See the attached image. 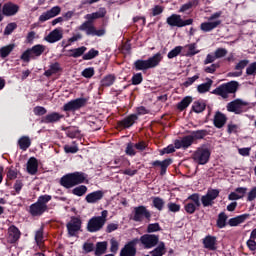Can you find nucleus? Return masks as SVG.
<instances>
[{
	"instance_id": "obj_26",
	"label": "nucleus",
	"mask_w": 256,
	"mask_h": 256,
	"mask_svg": "<svg viewBox=\"0 0 256 256\" xmlns=\"http://www.w3.org/2000/svg\"><path fill=\"white\" fill-rule=\"evenodd\" d=\"M37 169H39V163L37 162V158L32 157L27 162V171L30 175H35L37 173Z\"/></svg>"
},
{
	"instance_id": "obj_55",
	"label": "nucleus",
	"mask_w": 256,
	"mask_h": 256,
	"mask_svg": "<svg viewBox=\"0 0 256 256\" xmlns=\"http://www.w3.org/2000/svg\"><path fill=\"white\" fill-rule=\"evenodd\" d=\"M82 75L86 78V79H91V77H93L95 75V69L93 68H86L82 71Z\"/></svg>"
},
{
	"instance_id": "obj_5",
	"label": "nucleus",
	"mask_w": 256,
	"mask_h": 256,
	"mask_svg": "<svg viewBox=\"0 0 256 256\" xmlns=\"http://www.w3.org/2000/svg\"><path fill=\"white\" fill-rule=\"evenodd\" d=\"M237 89H239V82L231 81L218 86L212 91V93L213 95H218L219 97H222V99H228L231 93H237Z\"/></svg>"
},
{
	"instance_id": "obj_52",
	"label": "nucleus",
	"mask_w": 256,
	"mask_h": 256,
	"mask_svg": "<svg viewBox=\"0 0 256 256\" xmlns=\"http://www.w3.org/2000/svg\"><path fill=\"white\" fill-rule=\"evenodd\" d=\"M20 59H22V61H24L25 63H29L31 59H34L31 50L27 49L25 52H23Z\"/></svg>"
},
{
	"instance_id": "obj_50",
	"label": "nucleus",
	"mask_w": 256,
	"mask_h": 256,
	"mask_svg": "<svg viewBox=\"0 0 256 256\" xmlns=\"http://www.w3.org/2000/svg\"><path fill=\"white\" fill-rule=\"evenodd\" d=\"M227 49L225 48H217L215 51H214V56L216 59H223V57H226L227 56Z\"/></svg>"
},
{
	"instance_id": "obj_51",
	"label": "nucleus",
	"mask_w": 256,
	"mask_h": 256,
	"mask_svg": "<svg viewBox=\"0 0 256 256\" xmlns=\"http://www.w3.org/2000/svg\"><path fill=\"white\" fill-rule=\"evenodd\" d=\"M172 160L171 159H165L161 162L160 164V175H165V173H167V167H169V165H171Z\"/></svg>"
},
{
	"instance_id": "obj_24",
	"label": "nucleus",
	"mask_w": 256,
	"mask_h": 256,
	"mask_svg": "<svg viewBox=\"0 0 256 256\" xmlns=\"http://www.w3.org/2000/svg\"><path fill=\"white\" fill-rule=\"evenodd\" d=\"M8 234H9L8 239L10 243H15L16 241H19V237H21V232L19 231V228L15 226L9 227Z\"/></svg>"
},
{
	"instance_id": "obj_64",
	"label": "nucleus",
	"mask_w": 256,
	"mask_h": 256,
	"mask_svg": "<svg viewBox=\"0 0 256 256\" xmlns=\"http://www.w3.org/2000/svg\"><path fill=\"white\" fill-rule=\"evenodd\" d=\"M256 199V187L252 188L251 191L248 193L247 201H255Z\"/></svg>"
},
{
	"instance_id": "obj_25",
	"label": "nucleus",
	"mask_w": 256,
	"mask_h": 256,
	"mask_svg": "<svg viewBox=\"0 0 256 256\" xmlns=\"http://www.w3.org/2000/svg\"><path fill=\"white\" fill-rule=\"evenodd\" d=\"M147 61L150 69H155V67H159V64L161 63V61H163V54L158 52L150 57Z\"/></svg>"
},
{
	"instance_id": "obj_33",
	"label": "nucleus",
	"mask_w": 256,
	"mask_h": 256,
	"mask_svg": "<svg viewBox=\"0 0 256 256\" xmlns=\"http://www.w3.org/2000/svg\"><path fill=\"white\" fill-rule=\"evenodd\" d=\"M85 51H87V47L81 46L79 48H74L69 50V57H74V59H77L78 57H81Z\"/></svg>"
},
{
	"instance_id": "obj_59",
	"label": "nucleus",
	"mask_w": 256,
	"mask_h": 256,
	"mask_svg": "<svg viewBox=\"0 0 256 256\" xmlns=\"http://www.w3.org/2000/svg\"><path fill=\"white\" fill-rule=\"evenodd\" d=\"M35 241L39 247L43 244V230H38L35 235Z\"/></svg>"
},
{
	"instance_id": "obj_48",
	"label": "nucleus",
	"mask_w": 256,
	"mask_h": 256,
	"mask_svg": "<svg viewBox=\"0 0 256 256\" xmlns=\"http://www.w3.org/2000/svg\"><path fill=\"white\" fill-rule=\"evenodd\" d=\"M181 51H183V47L182 46H176L174 49H172L168 53V55H167L168 59H175V57H177L181 53Z\"/></svg>"
},
{
	"instance_id": "obj_41",
	"label": "nucleus",
	"mask_w": 256,
	"mask_h": 256,
	"mask_svg": "<svg viewBox=\"0 0 256 256\" xmlns=\"http://www.w3.org/2000/svg\"><path fill=\"white\" fill-rule=\"evenodd\" d=\"M113 83H115V76L113 75H108L101 80V84L103 87H111Z\"/></svg>"
},
{
	"instance_id": "obj_16",
	"label": "nucleus",
	"mask_w": 256,
	"mask_h": 256,
	"mask_svg": "<svg viewBox=\"0 0 256 256\" xmlns=\"http://www.w3.org/2000/svg\"><path fill=\"white\" fill-rule=\"evenodd\" d=\"M44 39L47 41V43H57V41H61V39H63V30L61 28H56Z\"/></svg>"
},
{
	"instance_id": "obj_53",
	"label": "nucleus",
	"mask_w": 256,
	"mask_h": 256,
	"mask_svg": "<svg viewBox=\"0 0 256 256\" xmlns=\"http://www.w3.org/2000/svg\"><path fill=\"white\" fill-rule=\"evenodd\" d=\"M197 205L189 202L185 205L184 209L186 211V213H189V215H193V213H195V211L197 210Z\"/></svg>"
},
{
	"instance_id": "obj_31",
	"label": "nucleus",
	"mask_w": 256,
	"mask_h": 256,
	"mask_svg": "<svg viewBox=\"0 0 256 256\" xmlns=\"http://www.w3.org/2000/svg\"><path fill=\"white\" fill-rule=\"evenodd\" d=\"M18 145L20 149H22V151H27V149L31 147V139L29 138V136H22L18 140Z\"/></svg>"
},
{
	"instance_id": "obj_23",
	"label": "nucleus",
	"mask_w": 256,
	"mask_h": 256,
	"mask_svg": "<svg viewBox=\"0 0 256 256\" xmlns=\"http://www.w3.org/2000/svg\"><path fill=\"white\" fill-rule=\"evenodd\" d=\"M227 123V116L221 112H216L214 115V126L217 127V129H221L225 126Z\"/></svg>"
},
{
	"instance_id": "obj_62",
	"label": "nucleus",
	"mask_w": 256,
	"mask_h": 256,
	"mask_svg": "<svg viewBox=\"0 0 256 256\" xmlns=\"http://www.w3.org/2000/svg\"><path fill=\"white\" fill-rule=\"evenodd\" d=\"M246 65H249V60H241L239 63L236 64L235 69L236 71H243Z\"/></svg>"
},
{
	"instance_id": "obj_3",
	"label": "nucleus",
	"mask_w": 256,
	"mask_h": 256,
	"mask_svg": "<svg viewBox=\"0 0 256 256\" xmlns=\"http://www.w3.org/2000/svg\"><path fill=\"white\" fill-rule=\"evenodd\" d=\"M109 215V212L107 210H104L101 212V216H94L92 217L87 224V231L89 233H97V231H101L103 227L105 226V223H107V217Z\"/></svg>"
},
{
	"instance_id": "obj_45",
	"label": "nucleus",
	"mask_w": 256,
	"mask_h": 256,
	"mask_svg": "<svg viewBox=\"0 0 256 256\" xmlns=\"http://www.w3.org/2000/svg\"><path fill=\"white\" fill-rule=\"evenodd\" d=\"M227 131H228L229 135H231L233 133H239V131H241V127L238 124L230 122L227 126Z\"/></svg>"
},
{
	"instance_id": "obj_9",
	"label": "nucleus",
	"mask_w": 256,
	"mask_h": 256,
	"mask_svg": "<svg viewBox=\"0 0 256 256\" xmlns=\"http://www.w3.org/2000/svg\"><path fill=\"white\" fill-rule=\"evenodd\" d=\"M166 23L170 25V27H187V25H193V19L183 20L181 15L179 14H172L170 17L167 18Z\"/></svg>"
},
{
	"instance_id": "obj_56",
	"label": "nucleus",
	"mask_w": 256,
	"mask_h": 256,
	"mask_svg": "<svg viewBox=\"0 0 256 256\" xmlns=\"http://www.w3.org/2000/svg\"><path fill=\"white\" fill-rule=\"evenodd\" d=\"M147 231L148 233H155L157 231H161V226L159 225V223L149 224L147 227Z\"/></svg>"
},
{
	"instance_id": "obj_40",
	"label": "nucleus",
	"mask_w": 256,
	"mask_h": 256,
	"mask_svg": "<svg viewBox=\"0 0 256 256\" xmlns=\"http://www.w3.org/2000/svg\"><path fill=\"white\" fill-rule=\"evenodd\" d=\"M227 225V214L224 212L220 213L217 220V227L219 229H223Z\"/></svg>"
},
{
	"instance_id": "obj_36",
	"label": "nucleus",
	"mask_w": 256,
	"mask_h": 256,
	"mask_svg": "<svg viewBox=\"0 0 256 256\" xmlns=\"http://www.w3.org/2000/svg\"><path fill=\"white\" fill-rule=\"evenodd\" d=\"M107 251V242H98L96 244L95 255L101 256Z\"/></svg>"
},
{
	"instance_id": "obj_49",
	"label": "nucleus",
	"mask_w": 256,
	"mask_h": 256,
	"mask_svg": "<svg viewBox=\"0 0 256 256\" xmlns=\"http://www.w3.org/2000/svg\"><path fill=\"white\" fill-rule=\"evenodd\" d=\"M206 135L207 133L205 132V130H198L192 132L190 137L192 138V141H195L197 139H203V137H205Z\"/></svg>"
},
{
	"instance_id": "obj_47",
	"label": "nucleus",
	"mask_w": 256,
	"mask_h": 256,
	"mask_svg": "<svg viewBox=\"0 0 256 256\" xmlns=\"http://www.w3.org/2000/svg\"><path fill=\"white\" fill-rule=\"evenodd\" d=\"M99 55V51L95 49H91L89 52L83 55L84 61H91V59H95Z\"/></svg>"
},
{
	"instance_id": "obj_4",
	"label": "nucleus",
	"mask_w": 256,
	"mask_h": 256,
	"mask_svg": "<svg viewBox=\"0 0 256 256\" xmlns=\"http://www.w3.org/2000/svg\"><path fill=\"white\" fill-rule=\"evenodd\" d=\"M51 201V195H42L37 202L30 206V215L39 217L47 211V203Z\"/></svg>"
},
{
	"instance_id": "obj_34",
	"label": "nucleus",
	"mask_w": 256,
	"mask_h": 256,
	"mask_svg": "<svg viewBox=\"0 0 256 256\" xmlns=\"http://www.w3.org/2000/svg\"><path fill=\"white\" fill-rule=\"evenodd\" d=\"M13 49H15V44H9L7 46L2 47L0 49V57H2V59H5V57H9Z\"/></svg>"
},
{
	"instance_id": "obj_42",
	"label": "nucleus",
	"mask_w": 256,
	"mask_h": 256,
	"mask_svg": "<svg viewBox=\"0 0 256 256\" xmlns=\"http://www.w3.org/2000/svg\"><path fill=\"white\" fill-rule=\"evenodd\" d=\"M153 206L158 209V211H163L165 207V201L162 198L155 197L153 198Z\"/></svg>"
},
{
	"instance_id": "obj_15",
	"label": "nucleus",
	"mask_w": 256,
	"mask_h": 256,
	"mask_svg": "<svg viewBox=\"0 0 256 256\" xmlns=\"http://www.w3.org/2000/svg\"><path fill=\"white\" fill-rule=\"evenodd\" d=\"M61 13V7L54 6L50 10L44 12L39 17L40 23H45V21H49V19H53V17H57Z\"/></svg>"
},
{
	"instance_id": "obj_6",
	"label": "nucleus",
	"mask_w": 256,
	"mask_h": 256,
	"mask_svg": "<svg viewBox=\"0 0 256 256\" xmlns=\"http://www.w3.org/2000/svg\"><path fill=\"white\" fill-rule=\"evenodd\" d=\"M247 107H249V102L243 99H236L232 102H229L226 106V109L229 111V113L241 115V113H245V111H247Z\"/></svg>"
},
{
	"instance_id": "obj_30",
	"label": "nucleus",
	"mask_w": 256,
	"mask_h": 256,
	"mask_svg": "<svg viewBox=\"0 0 256 256\" xmlns=\"http://www.w3.org/2000/svg\"><path fill=\"white\" fill-rule=\"evenodd\" d=\"M60 119H63V115L53 112L44 117V123H55L59 121Z\"/></svg>"
},
{
	"instance_id": "obj_18",
	"label": "nucleus",
	"mask_w": 256,
	"mask_h": 256,
	"mask_svg": "<svg viewBox=\"0 0 256 256\" xmlns=\"http://www.w3.org/2000/svg\"><path fill=\"white\" fill-rule=\"evenodd\" d=\"M19 12V5L14 3H6L4 4L2 8L3 15H6V17H12L13 15H17Z\"/></svg>"
},
{
	"instance_id": "obj_57",
	"label": "nucleus",
	"mask_w": 256,
	"mask_h": 256,
	"mask_svg": "<svg viewBox=\"0 0 256 256\" xmlns=\"http://www.w3.org/2000/svg\"><path fill=\"white\" fill-rule=\"evenodd\" d=\"M189 201H192L190 203H193V205H196L197 207H200L201 201L199 199V194H192L191 196L188 197Z\"/></svg>"
},
{
	"instance_id": "obj_13",
	"label": "nucleus",
	"mask_w": 256,
	"mask_h": 256,
	"mask_svg": "<svg viewBox=\"0 0 256 256\" xmlns=\"http://www.w3.org/2000/svg\"><path fill=\"white\" fill-rule=\"evenodd\" d=\"M137 243H139V240L134 239L126 244L124 248H122L120 256H135L137 254V248H135Z\"/></svg>"
},
{
	"instance_id": "obj_44",
	"label": "nucleus",
	"mask_w": 256,
	"mask_h": 256,
	"mask_svg": "<svg viewBox=\"0 0 256 256\" xmlns=\"http://www.w3.org/2000/svg\"><path fill=\"white\" fill-rule=\"evenodd\" d=\"M72 193L74 195H77V197H83L85 193H87V186L81 185L72 190Z\"/></svg>"
},
{
	"instance_id": "obj_2",
	"label": "nucleus",
	"mask_w": 256,
	"mask_h": 256,
	"mask_svg": "<svg viewBox=\"0 0 256 256\" xmlns=\"http://www.w3.org/2000/svg\"><path fill=\"white\" fill-rule=\"evenodd\" d=\"M87 179V175L83 172H74L65 175L61 178V185L66 187V189H71V187H75V185H81V183H85Z\"/></svg>"
},
{
	"instance_id": "obj_63",
	"label": "nucleus",
	"mask_w": 256,
	"mask_h": 256,
	"mask_svg": "<svg viewBox=\"0 0 256 256\" xmlns=\"http://www.w3.org/2000/svg\"><path fill=\"white\" fill-rule=\"evenodd\" d=\"M126 155H130L131 157H133V155H135V145H133L132 143H129L126 147V151H125Z\"/></svg>"
},
{
	"instance_id": "obj_54",
	"label": "nucleus",
	"mask_w": 256,
	"mask_h": 256,
	"mask_svg": "<svg viewBox=\"0 0 256 256\" xmlns=\"http://www.w3.org/2000/svg\"><path fill=\"white\" fill-rule=\"evenodd\" d=\"M167 207L171 213H179V211H181V205L177 203L170 202L168 203Z\"/></svg>"
},
{
	"instance_id": "obj_46",
	"label": "nucleus",
	"mask_w": 256,
	"mask_h": 256,
	"mask_svg": "<svg viewBox=\"0 0 256 256\" xmlns=\"http://www.w3.org/2000/svg\"><path fill=\"white\" fill-rule=\"evenodd\" d=\"M192 109L195 113H203V111H205V103L203 102H194Z\"/></svg>"
},
{
	"instance_id": "obj_12",
	"label": "nucleus",
	"mask_w": 256,
	"mask_h": 256,
	"mask_svg": "<svg viewBox=\"0 0 256 256\" xmlns=\"http://www.w3.org/2000/svg\"><path fill=\"white\" fill-rule=\"evenodd\" d=\"M140 241L144 245L145 249H151L159 243V236L152 234H145L141 236Z\"/></svg>"
},
{
	"instance_id": "obj_60",
	"label": "nucleus",
	"mask_w": 256,
	"mask_h": 256,
	"mask_svg": "<svg viewBox=\"0 0 256 256\" xmlns=\"http://www.w3.org/2000/svg\"><path fill=\"white\" fill-rule=\"evenodd\" d=\"M64 151L65 153H77V151H79V147H77V145H65Z\"/></svg>"
},
{
	"instance_id": "obj_17",
	"label": "nucleus",
	"mask_w": 256,
	"mask_h": 256,
	"mask_svg": "<svg viewBox=\"0 0 256 256\" xmlns=\"http://www.w3.org/2000/svg\"><path fill=\"white\" fill-rule=\"evenodd\" d=\"M81 229V219L79 218H72L70 222L67 224V230L71 237L76 235L77 231Z\"/></svg>"
},
{
	"instance_id": "obj_29",
	"label": "nucleus",
	"mask_w": 256,
	"mask_h": 256,
	"mask_svg": "<svg viewBox=\"0 0 256 256\" xmlns=\"http://www.w3.org/2000/svg\"><path fill=\"white\" fill-rule=\"evenodd\" d=\"M247 217H249V215L243 214V215L231 218L228 221V224L230 225V227H237V225H241V223H245V221L247 220Z\"/></svg>"
},
{
	"instance_id": "obj_38",
	"label": "nucleus",
	"mask_w": 256,
	"mask_h": 256,
	"mask_svg": "<svg viewBox=\"0 0 256 256\" xmlns=\"http://www.w3.org/2000/svg\"><path fill=\"white\" fill-rule=\"evenodd\" d=\"M152 256H163L165 255V243L160 242L155 250L151 252Z\"/></svg>"
},
{
	"instance_id": "obj_14",
	"label": "nucleus",
	"mask_w": 256,
	"mask_h": 256,
	"mask_svg": "<svg viewBox=\"0 0 256 256\" xmlns=\"http://www.w3.org/2000/svg\"><path fill=\"white\" fill-rule=\"evenodd\" d=\"M216 197H219V190L217 189L208 190L207 194L202 196L201 198L203 207H211V205H213V200Z\"/></svg>"
},
{
	"instance_id": "obj_32",
	"label": "nucleus",
	"mask_w": 256,
	"mask_h": 256,
	"mask_svg": "<svg viewBox=\"0 0 256 256\" xmlns=\"http://www.w3.org/2000/svg\"><path fill=\"white\" fill-rule=\"evenodd\" d=\"M59 71H61V65L59 62H56L50 65V68L45 71L44 75L46 77H51V75H55L56 73H59Z\"/></svg>"
},
{
	"instance_id": "obj_22",
	"label": "nucleus",
	"mask_w": 256,
	"mask_h": 256,
	"mask_svg": "<svg viewBox=\"0 0 256 256\" xmlns=\"http://www.w3.org/2000/svg\"><path fill=\"white\" fill-rule=\"evenodd\" d=\"M245 193H247V188H236L234 192L229 194L228 199L229 201H237L239 199H243L245 197Z\"/></svg>"
},
{
	"instance_id": "obj_37",
	"label": "nucleus",
	"mask_w": 256,
	"mask_h": 256,
	"mask_svg": "<svg viewBox=\"0 0 256 256\" xmlns=\"http://www.w3.org/2000/svg\"><path fill=\"white\" fill-rule=\"evenodd\" d=\"M211 85H213V80L211 79H209L206 83L198 85V93H207L209 89H211Z\"/></svg>"
},
{
	"instance_id": "obj_28",
	"label": "nucleus",
	"mask_w": 256,
	"mask_h": 256,
	"mask_svg": "<svg viewBox=\"0 0 256 256\" xmlns=\"http://www.w3.org/2000/svg\"><path fill=\"white\" fill-rule=\"evenodd\" d=\"M135 121H137V115L132 114L128 116L126 119L119 122V127H123L124 129H127L131 127L135 123Z\"/></svg>"
},
{
	"instance_id": "obj_39",
	"label": "nucleus",
	"mask_w": 256,
	"mask_h": 256,
	"mask_svg": "<svg viewBox=\"0 0 256 256\" xmlns=\"http://www.w3.org/2000/svg\"><path fill=\"white\" fill-rule=\"evenodd\" d=\"M192 102L193 98H191V96H187L180 103H178V109L183 111V109H187V106L191 105Z\"/></svg>"
},
{
	"instance_id": "obj_61",
	"label": "nucleus",
	"mask_w": 256,
	"mask_h": 256,
	"mask_svg": "<svg viewBox=\"0 0 256 256\" xmlns=\"http://www.w3.org/2000/svg\"><path fill=\"white\" fill-rule=\"evenodd\" d=\"M246 74H247V75H256V62L251 63V64L246 68Z\"/></svg>"
},
{
	"instance_id": "obj_19",
	"label": "nucleus",
	"mask_w": 256,
	"mask_h": 256,
	"mask_svg": "<svg viewBox=\"0 0 256 256\" xmlns=\"http://www.w3.org/2000/svg\"><path fill=\"white\" fill-rule=\"evenodd\" d=\"M175 149H189L193 145V138L188 135L174 142Z\"/></svg>"
},
{
	"instance_id": "obj_11",
	"label": "nucleus",
	"mask_w": 256,
	"mask_h": 256,
	"mask_svg": "<svg viewBox=\"0 0 256 256\" xmlns=\"http://www.w3.org/2000/svg\"><path fill=\"white\" fill-rule=\"evenodd\" d=\"M87 103V99L85 98H77L75 100H71L70 102L64 104L63 110L64 111H77L81 109V107H85Z\"/></svg>"
},
{
	"instance_id": "obj_10",
	"label": "nucleus",
	"mask_w": 256,
	"mask_h": 256,
	"mask_svg": "<svg viewBox=\"0 0 256 256\" xmlns=\"http://www.w3.org/2000/svg\"><path fill=\"white\" fill-rule=\"evenodd\" d=\"M133 221H143V219H151V212L145 206H138L133 211Z\"/></svg>"
},
{
	"instance_id": "obj_7",
	"label": "nucleus",
	"mask_w": 256,
	"mask_h": 256,
	"mask_svg": "<svg viewBox=\"0 0 256 256\" xmlns=\"http://www.w3.org/2000/svg\"><path fill=\"white\" fill-rule=\"evenodd\" d=\"M219 17H221V12H216L212 14L208 18V22H204L200 25L201 31H204V33H209L213 31V29H217V27L221 25V20L215 19H219Z\"/></svg>"
},
{
	"instance_id": "obj_27",
	"label": "nucleus",
	"mask_w": 256,
	"mask_h": 256,
	"mask_svg": "<svg viewBox=\"0 0 256 256\" xmlns=\"http://www.w3.org/2000/svg\"><path fill=\"white\" fill-rule=\"evenodd\" d=\"M45 49L47 48L45 47V45L42 44H37L30 48V52L32 53L33 59H35L36 57H41V55L45 53Z\"/></svg>"
},
{
	"instance_id": "obj_43",
	"label": "nucleus",
	"mask_w": 256,
	"mask_h": 256,
	"mask_svg": "<svg viewBox=\"0 0 256 256\" xmlns=\"http://www.w3.org/2000/svg\"><path fill=\"white\" fill-rule=\"evenodd\" d=\"M185 49H188V57H193V55H197V53H199V50H197V44L195 43L186 45Z\"/></svg>"
},
{
	"instance_id": "obj_20",
	"label": "nucleus",
	"mask_w": 256,
	"mask_h": 256,
	"mask_svg": "<svg viewBox=\"0 0 256 256\" xmlns=\"http://www.w3.org/2000/svg\"><path fill=\"white\" fill-rule=\"evenodd\" d=\"M203 245L205 249H209V251L217 250V237L208 235L203 239Z\"/></svg>"
},
{
	"instance_id": "obj_21",
	"label": "nucleus",
	"mask_w": 256,
	"mask_h": 256,
	"mask_svg": "<svg viewBox=\"0 0 256 256\" xmlns=\"http://www.w3.org/2000/svg\"><path fill=\"white\" fill-rule=\"evenodd\" d=\"M104 195H105V192L98 190V191L89 193L85 199H86L87 203H92V204L99 203V201H101V199H103Z\"/></svg>"
},
{
	"instance_id": "obj_58",
	"label": "nucleus",
	"mask_w": 256,
	"mask_h": 256,
	"mask_svg": "<svg viewBox=\"0 0 256 256\" xmlns=\"http://www.w3.org/2000/svg\"><path fill=\"white\" fill-rule=\"evenodd\" d=\"M143 82V75L141 73H137L132 77V85H140Z\"/></svg>"
},
{
	"instance_id": "obj_1",
	"label": "nucleus",
	"mask_w": 256,
	"mask_h": 256,
	"mask_svg": "<svg viewBox=\"0 0 256 256\" xmlns=\"http://www.w3.org/2000/svg\"><path fill=\"white\" fill-rule=\"evenodd\" d=\"M105 14V9H100L98 12L87 14L85 16L87 21L79 26V31H85L86 35H92L93 37H103V35L106 33L105 28L97 30V28H95L93 25V21H95V19H101L105 17Z\"/></svg>"
},
{
	"instance_id": "obj_35",
	"label": "nucleus",
	"mask_w": 256,
	"mask_h": 256,
	"mask_svg": "<svg viewBox=\"0 0 256 256\" xmlns=\"http://www.w3.org/2000/svg\"><path fill=\"white\" fill-rule=\"evenodd\" d=\"M134 65L137 71H146V69H150L148 60H137Z\"/></svg>"
},
{
	"instance_id": "obj_8",
	"label": "nucleus",
	"mask_w": 256,
	"mask_h": 256,
	"mask_svg": "<svg viewBox=\"0 0 256 256\" xmlns=\"http://www.w3.org/2000/svg\"><path fill=\"white\" fill-rule=\"evenodd\" d=\"M211 157V152L205 147L198 148L193 154V160L198 163V165H206Z\"/></svg>"
}]
</instances>
